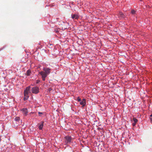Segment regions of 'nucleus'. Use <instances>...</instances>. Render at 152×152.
Returning a JSON list of instances; mask_svg holds the SVG:
<instances>
[{
	"mask_svg": "<svg viewBox=\"0 0 152 152\" xmlns=\"http://www.w3.org/2000/svg\"><path fill=\"white\" fill-rule=\"evenodd\" d=\"M150 117L151 121V122H152V114L150 115Z\"/></svg>",
	"mask_w": 152,
	"mask_h": 152,
	"instance_id": "obj_15",
	"label": "nucleus"
},
{
	"mask_svg": "<svg viewBox=\"0 0 152 152\" xmlns=\"http://www.w3.org/2000/svg\"><path fill=\"white\" fill-rule=\"evenodd\" d=\"M52 90V89L51 88H49L48 90L49 92H50Z\"/></svg>",
	"mask_w": 152,
	"mask_h": 152,
	"instance_id": "obj_17",
	"label": "nucleus"
},
{
	"mask_svg": "<svg viewBox=\"0 0 152 152\" xmlns=\"http://www.w3.org/2000/svg\"><path fill=\"white\" fill-rule=\"evenodd\" d=\"M72 18L74 19H76L78 18L79 17L76 14H72Z\"/></svg>",
	"mask_w": 152,
	"mask_h": 152,
	"instance_id": "obj_9",
	"label": "nucleus"
},
{
	"mask_svg": "<svg viewBox=\"0 0 152 152\" xmlns=\"http://www.w3.org/2000/svg\"><path fill=\"white\" fill-rule=\"evenodd\" d=\"M30 87H31L30 86L27 87L25 90L24 91V100L25 101L27 100L29 97L28 94L30 92Z\"/></svg>",
	"mask_w": 152,
	"mask_h": 152,
	"instance_id": "obj_2",
	"label": "nucleus"
},
{
	"mask_svg": "<svg viewBox=\"0 0 152 152\" xmlns=\"http://www.w3.org/2000/svg\"><path fill=\"white\" fill-rule=\"evenodd\" d=\"M77 100L78 102H80L81 101V99L79 98V97H78L77 98Z\"/></svg>",
	"mask_w": 152,
	"mask_h": 152,
	"instance_id": "obj_14",
	"label": "nucleus"
},
{
	"mask_svg": "<svg viewBox=\"0 0 152 152\" xmlns=\"http://www.w3.org/2000/svg\"><path fill=\"white\" fill-rule=\"evenodd\" d=\"M133 121L134 123H136L137 122L138 120L135 118H133Z\"/></svg>",
	"mask_w": 152,
	"mask_h": 152,
	"instance_id": "obj_12",
	"label": "nucleus"
},
{
	"mask_svg": "<svg viewBox=\"0 0 152 152\" xmlns=\"http://www.w3.org/2000/svg\"><path fill=\"white\" fill-rule=\"evenodd\" d=\"M136 123L133 122L132 124V125L133 126H134L136 125Z\"/></svg>",
	"mask_w": 152,
	"mask_h": 152,
	"instance_id": "obj_19",
	"label": "nucleus"
},
{
	"mask_svg": "<svg viewBox=\"0 0 152 152\" xmlns=\"http://www.w3.org/2000/svg\"><path fill=\"white\" fill-rule=\"evenodd\" d=\"M22 111L23 113V114L25 115L26 116L28 114V110L26 108H23L22 110Z\"/></svg>",
	"mask_w": 152,
	"mask_h": 152,
	"instance_id": "obj_6",
	"label": "nucleus"
},
{
	"mask_svg": "<svg viewBox=\"0 0 152 152\" xmlns=\"http://www.w3.org/2000/svg\"><path fill=\"white\" fill-rule=\"evenodd\" d=\"M31 73V71L30 70L28 69L27 71V72H26V75L27 76H29L30 75Z\"/></svg>",
	"mask_w": 152,
	"mask_h": 152,
	"instance_id": "obj_11",
	"label": "nucleus"
},
{
	"mask_svg": "<svg viewBox=\"0 0 152 152\" xmlns=\"http://www.w3.org/2000/svg\"><path fill=\"white\" fill-rule=\"evenodd\" d=\"M31 92L33 94H38L39 92V88L37 87H33L31 89Z\"/></svg>",
	"mask_w": 152,
	"mask_h": 152,
	"instance_id": "obj_3",
	"label": "nucleus"
},
{
	"mask_svg": "<svg viewBox=\"0 0 152 152\" xmlns=\"http://www.w3.org/2000/svg\"><path fill=\"white\" fill-rule=\"evenodd\" d=\"M20 118L19 117H16L15 119V121L14 122V123L15 124V122L17 124H18V123H17L20 120Z\"/></svg>",
	"mask_w": 152,
	"mask_h": 152,
	"instance_id": "obj_10",
	"label": "nucleus"
},
{
	"mask_svg": "<svg viewBox=\"0 0 152 152\" xmlns=\"http://www.w3.org/2000/svg\"><path fill=\"white\" fill-rule=\"evenodd\" d=\"M44 121H41L40 122V125L39 126V129L41 130L42 129L43 125H44Z\"/></svg>",
	"mask_w": 152,
	"mask_h": 152,
	"instance_id": "obj_8",
	"label": "nucleus"
},
{
	"mask_svg": "<svg viewBox=\"0 0 152 152\" xmlns=\"http://www.w3.org/2000/svg\"><path fill=\"white\" fill-rule=\"evenodd\" d=\"M65 142L66 144H70L72 138L71 136H67L65 137Z\"/></svg>",
	"mask_w": 152,
	"mask_h": 152,
	"instance_id": "obj_4",
	"label": "nucleus"
},
{
	"mask_svg": "<svg viewBox=\"0 0 152 152\" xmlns=\"http://www.w3.org/2000/svg\"><path fill=\"white\" fill-rule=\"evenodd\" d=\"M40 80H37L36 81V83L37 84H38V83L39 82H40Z\"/></svg>",
	"mask_w": 152,
	"mask_h": 152,
	"instance_id": "obj_18",
	"label": "nucleus"
},
{
	"mask_svg": "<svg viewBox=\"0 0 152 152\" xmlns=\"http://www.w3.org/2000/svg\"><path fill=\"white\" fill-rule=\"evenodd\" d=\"M43 71L39 72V74L42 76L43 80L45 81V78L50 73L51 69L47 67H44L43 68Z\"/></svg>",
	"mask_w": 152,
	"mask_h": 152,
	"instance_id": "obj_1",
	"label": "nucleus"
},
{
	"mask_svg": "<svg viewBox=\"0 0 152 152\" xmlns=\"http://www.w3.org/2000/svg\"><path fill=\"white\" fill-rule=\"evenodd\" d=\"M80 104L82 105L83 107H84L86 104V100L85 99H82V100L80 102Z\"/></svg>",
	"mask_w": 152,
	"mask_h": 152,
	"instance_id": "obj_7",
	"label": "nucleus"
},
{
	"mask_svg": "<svg viewBox=\"0 0 152 152\" xmlns=\"http://www.w3.org/2000/svg\"><path fill=\"white\" fill-rule=\"evenodd\" d=\"M38 113L40 116H41V115L43 114L42 113V112H39Z\"/></svg>",
	"mask_w": 152,
	"mask_h": 152,
	"instance_id": "obj_16",
	"label": "nucleus"
},
{
	"mask_svg": "<svg viewBox=\"0 0 152 152\" xmlns=\"http://www.w3.org/2000/svg\"><path fill=\"white\" fill-rule=\"evenodd\" d=\"M118 18L120 19H124L125 17L123 13L121 12H119L118 15Z\"/></svg>",
	"mask_w": 152,
	"mask_h": 152,
	"instance_id": "obj_5",
	"label": "nucleus"
},
{
	"mask_svg": "<svg viewBox=\"0 0 152 152\" xmlns=\"http://www.w3.org/2000/svg\"><path fill=\"white\" fill-rule=\"evenodd\" d=\"M131 13L133 14H134L135 13V11L134 10H132L131 11Z\"/></svg>",
	"mask_w": 152,
	"mask_h": 152,
	"instance_id": "obj_13",
	"label": "nucleus"
}]
</instances>
